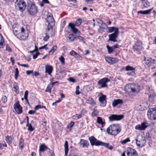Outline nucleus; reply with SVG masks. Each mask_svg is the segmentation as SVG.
I'll return each mask as SVG.
<instances>
[{"instance_id": "f257e3e1", "label": "nucleus", "mask_w": 156, "mask_h": 156, "mask_svg": "<svg viewBox=\"0 0 156 156\" xmlns=\"http://www.w3.org/2000/svg\"><path fill=\"white\" fill-rule=\"evenodd\" d=\"M88 139L90 141V144L92 146L95 145L96 146H103L110 150H112L113 148V147L112 145H109L108 143H105L97 140L93 136H91L89 137Z\"/></svg>"}, {"instance_id": "f03ea898", "label": "nucleus", "mask_w": 156, "mask_h": 156, "mask_svg": "<svg viewBox=\"0 0 156 156\" xmlns=\"http://www.w3.org/2000/svg\"><path fill=\"white\" fill-rule=\"evenodd\" d=\"M121 131V127L119 124H112L107 129L106 132L109 134L115 136Z\"/></svg>"}, {"instance_id": "7ed1b4c3", "label": "nucleus", "mask_w": 156, "mask_h": 156, "mask_svg": "<svg viewBox=\"0 0 156 156\" xmlns=\"http://www.w3.org/2000/svg\"><path fill=\"white\" fill-rule=\"evenodd\" d=\"M27 10L29 13L31 15L36 14L38 11L37 7L34 3L32 2L28 4Z\"/></svg>"}, {"instance_id": "20e7f679", "label": "nucleus", "mask_w": 156, "mask_h": 156, "mask_svg": "<svg viewBox=\"0 0 156 156\" xmlns=\"http://www.w3.org/2000/svg\"><path fill=\"white\" fill-rule=\"evenodd\" d=\"M15 6L16 8H19L21 12L24 11L26 8V3L23 0H17L15 3Z\"/></svg>"}, {"instance_id": "39448f33", "label": "nucleus", "mask_w": 156, "mask_h": 156, "mask_svg": "<svg viewBox=\"0 0 156 156\" xmlns=\"http://www.w3.org/2000/svg\"><path fill=\"white\" fill-rule=\"evenodd\" d=\"M46 22L48 23L47 26L48 30L49 31L51 29L52 31L53 26L54 25V20L52 15H50L47 16Z\"/></svg>"}, {"instance_id": "423d86ee", "label": "nucleus", "mask_w": 156, "mask_h": 156, "mask_svg": "<svg viewBox=\"0 0 156 156\" xmlns=\"http://www.w3.org/2000/svg\"><path fill=\"white\" fill-rule=\"evenodd\" d=\"M28 36V32H26L25 30L23 27L21 28V32L19 33L17 36V38L20 40H25Z\"/></svg>"}, {"instance_id": "0eeeda50", "label": "nucleus", "mask_w": 156, "mask_h": 156, "mask_svg": "<svg viewBox=\"0 0 156 156\" xmlns=\"http://www.w3.org/2000/svg\"><path fill=\"white\" fill-rule=\"evenodd\" d=\"M143 48V43L141 41L138 40L133 45V50L134 51L139 52Z\"/></svg>"}, {"instance_id": "6e6552de", "label": "nucleus", "mask_w": 156, "mask_h": 156, "mask_svg": "<svg viewBox=\"0 0 156 156\" xmlns=\"http://www.w3.org/2000/svg\"><path fill=\"white\" fill-rule=\"evenodd\" d=\"M124 117L122 115L112 114L108 117V119L110 121L112 122L115 121H118L122 119Z\"/></svg>"}, {"instance_id": "1a4fd4ad", "label": "nucleus", "mask_w": 156, "mask_h": 156, "mask_svg": "<svg viewBox=\"0 0 156 156\" xmlns=\"http://www.w3.org/2000/svg\"><path fill=\"white\" fill-rule=\"evenodd\" d=\"M110 81V80L108 78L104 77L100 80L98 82V83L101 87H107V83Z\"/></svg>"}, {"instance_id": "9d476101", "label": "nucleus", "mask_w": 156, "mask_h": 156, "mask_svg": "<svg viewBox=\"0 0 156 156\" xmlns=\"http://www.w3.org/2000/svg\"><path fill=\"white\" fill-rule=\"evenodd\" d=\"M127 156H138V153L134 149L131 147H128L126 150Z\"/></svg>"}, {"instance_id": "9b49d317", "label": "nucleus", "mask_w": 156, "mask_h": 156, "mask_svg": "<svg viewBox=\"0 0 156 156\" xmlns=\"http://www.w3.org/2000/svg\"><path fill=\"white\" fill-rule=\"evenodd\" d=\"M105 59L108 63L111 64H115L119 61V60L117 58H112L109 56L106 57Z\"/></svg>"}, {"instance_id": "f8f14e48", "label": "nucleus", "mask_w": 156, "mask_h": 156, "mask_svg": "<svg viewBox=\"0 0 156 156\" xmlns=\"http://www.w3.org/2000/svg\"><path fill=\"white\" fill-rule=\"evenodd\" d=\"M119 33H117V32H114L108 35L109 37L108 41L115 42L117 41L116 39L117 38L118 35Z\"/></svg>"}, {"instance_id": "ddd939ff", "label": "nucleus", "mask_w": 156, "mask_h": 156, "mask_svg": "<svg viewBox=\"0 0 156 156\" xmlns=\"http://www.w3.org/2000/svg\"><path fill=\"white\" fill-rule=\"evenodd\" d=\"M14 108L18 114H20L22 112V107L20 105L19 102L15 103L13 105Z\"/></svg>"}, {"instance_id": "4468645a", "label": "nucleus", "mask_w": 156, "mask_h": 156, "mask_svg": "<svg viewBox=\"0 0 156 156\" xmlns=\"http://www.w3.org/2000/svg\"><path fill=\"white\" fill-rule=\"evenodd\" d=\"M148 124L146 122H144L141 123V125L139 124L136 125L135 127L136 129H138L140 130H144L148 126Z\"/></svg>"}, {"instance_id": "2eb2a0df", "label": "nucleus", "mask_w": 156, "mask_h": 156, "mask_svg": "<svg viewBox=\"0 0 156 156\" xmlns=\"http://www.w3.org/2000/svg\"><path fill=\"white\" fill-rule=\"evenodd\" d=\"M79 144L83 148H88L89 145V143L87 140L83 139L80 140Z\"/></svg>"}, {"instance_id": "dca6fc26", "label": "nucleus", "mask_w": 156, "mask_h": 156, "mask_svg": "<svg viewBox=\"0 0 156 156\" xmlns=\"http://www.w3.org/2000/svg\"><path fill=\"white\" fill-rule=\"evenodd\" d=\"M105 99L106 96L104 95H102L99 98V100L101 103V104L100 105L101 106L104 107L106 105V101Z\"/></svg>"}, {"instance_id": "f3484780", "label": "nucleus", "mask_w": 156, "mask_h": 156, "mask_svg": "<svg viewBox=\"0 0 156 156\" xmlns=\"http://www.w3.org/2000/svg\"><path fill=\"white\" fill-rule=\"evenodd\" d=\"M68 28L71 29V31L73 32L74 33L76 34L78 31V30L75 27L74 24L72 23H69Z\"/></svg>"}, {"instance_id": "a211bd4d", "label": "nucleus", "mask_w": 156, "mask_h": 156, "mask_svg": "<svg viewBox=\"0 0 156 156\" xmlns=\"http://www.w3.org/2000/svg\"><path fill=\"white\" fill-rule=\"evenodd\" d=\"M145 64L149 66L154 65V64L155 59H153L151 58H148L145 60Z\"/></svg>"}, {"instance_id": "6ab92c4d", "label": "nucleus", "mask_w": 156, "mask_h": 156, "mask_svg": "<svg viewBox=\"0 0 156 156\" xmlns=\"http://www.w3.org/2000/svg\"><path fill=\"white\" fill-rule=\"evenodd\" d=\"M108 30L107 31L108 33H112L114 31V32H117V33L119 32L118 28L116 27H108Z\"/></svg>"}, {"instance_id": "aec40b11", "label": "nucleus", "mask_w": 156, "mask_h": 156, "mask_svg": "<svg viewBox=\"0 0 156 156\" xmlns=\"http://www.w3.org/2000/svg\"><path fill=\"white\" fill-rule=\"evenodd\" d=\"M147 115L148 118L150 120H154L153 108H152L151 110L148 112Z\"/></svg>"}, {"instance_id": "412c9836", "label": "nucleus", "mask_w": 156, "mask_h": 156, "mask_svg": "<svg viewBox=\"0 0 156 156\" xmlns=\"http://www.w3.org/2000/svg\"><path fill=\"white\" fill-rule=\"evenodd\" d=\"M86 101L87 103L90 104L93 106L95 105L96 103L94 102L93 99L90 97H88L85 98Z\"/></svg>"}, {"instance_id": "4be33fe9", "label": "nucleus", "mask_w": 156, "mask_h": 156, "mask_svg": "<svg viewBox=\"0 0 156 156\" xmlns=\"http://www.w3.org/2000/svg\"><path fill=\"white\" fill-rule=\"evenodd\" d=\"M123 103L122 100L120 99L114 100L113 101L112 105L113 107H115L119 104H122Z\"/></svg>"}, {"instance_id": "5701e85b", "label": "nucleus", "mask_w": 156, "mask_h": 156, "mask_svg": "<svg viewBox=\"0 0 156 156\" xmlns=\"http://www.w3.org/2000/svg\"><path fill=\"white\" fill-rule=\"evenodd\" d=\"M53 67L52 66L50 65H46L45 66V73H48L49 75H50L52 71H53Z\"/></svg>"}, {"instance_id": "b1692460", "label": "nucleus", "mask_w": 156, "mask_h": 156, "mask_svg": "<svg viewBox=\"0 0 156 156\" xmlns=\"http://www.w3.org/2000/svg\"><path fill=\"white\" fill-rule=\"evenodd\" d=\"M149 96L150 98H154L156 96V94L154 91V90L152 88H149Z\"/></svg>"}, {"instance_id": "393cba45", "label": "nucleus", "mask_w": 156, "mask_h": 156, "mask_svg": "<svg viewBox=\"0 0 156 156\" xmlns=\"http://www.w3.org/2000/svg\"><path fill=\"white\" fill-rule=\"evenodd\" d=\"M145 138H144V139L141 140V141H138L137 140H136V143L137 145L139 147H142L144 144H145L146 141L145 139Z\"/></svg>"}, {"instance_id": "a878e982", "label": "nucleus", "mask_w": 156, "mask_h": 156, "mask_svg": "<svg viewBox=\"0 0 156 156\" xmlns=\"http://www.w3.org/2000/svg\"><path fill=\"white\" fill-rule=\"evenodd\" d=\"M152 9H149L146 10L142 11L140 10L137 12L138 14L140 13L144 15L149 14L152 11Z\"/></svg>"}, {"instance_id": "bb28decb", "label": "nucleus", "mask_w": 156, "mask_h": 156, "mask_svg": "<svg viewBox=\"0 0 156 156\" xmlns=\"http://www.w3.org/2000/svg\"><path fill=\"white\" fill-rule=\"evenodd\" d=\"M47 149L50 150L44 144H42L39 147V151L44 152L45 150Z\"/></svg>"}, {"instance_id": "cd10ccee", "label": "nucleus", "mask_w": 156, "mask_h": 156, "mask_svg": "<svg viewBox=\"0 0 156 156\" xmlns=\"http://www.w3.org/2000/svg\"><path fill=\"white\" fill-rule=\"evenodd\" d=\"M5 43L4 39L2 34L0 33V48H3Z\"/></svg>"}, {"instance_id": "c85d7f7f", "label": "nucleus", "mask_w": 156, "mask_h": 156, "mask_svg": "<svg viewBox=\"0 0 156 156\" xmlns=\"http://www.w3.org/2000/svg\"><path fill=\"white\" fill-rule=\"evenodd\" d=\"M65 154L66 155H67L69 151L68 143L67 141H65L64 144Z\"/></svg>"}, {"instance_id": "c756f323", "label": "nucleus", "mask_w": 156, "mask_h": 156, "mask_svg": "<svg viewBox=\"0 0 156 156\" xmlns=\"http://www.w3.org/2000/svg\"><path fill=\"white\" fill-rule=\"evenodd\" d=\"M12 137L11 136H7L5 137V140L9 144L12 143Z\"/></svg>"}, {"instance_id": "7c9ffc66", "label": "nucleus", "mask_w": 156, "mask_h": 156, "mask_svg": "<svg viewBox=\"0 0 156 156\" xmlns=\"http://www.w3.org/2000/svg\"><path fill=\"white\" fill-rule=\"evenodd\" d=\"M24 144V140L22 138H21L19 140V147L20 149L22 150Z\"/></svg>"}, {"instance_id": "2f4dec72", "label": "nucleus", "mask_w": 156, "mask_h": 156, "mask_svg": "<svg viewBox=\"0 0 156 156\" xmlns=\"http://www.w3.org/2000/svg\"><path fill=\"white\" fill-rule=\"evenodd\" d=\"M68 38L71 41H73L76 38L75 36V35L73 34H71L69 35L68 37Z\"/></svg>"}, {"instance_id": "473e14b6", "label": "nucleus", "mask_w": 156, "mask_h": 156, "mask_svg": "<svg viewBox=\"0 0 156 156\" xmlns=\"http://www.w3.org/2000/svg\"><path fill=\"white\" fill-rule=\"evenodd\" d=\"M142 2L144 6L145 7H147L150 5V3L149 2L147 1V0H140Z\"/></svg>"}, {"instance_id": "72a5a7b5", "label": "nucleus", "mask_w": 156, "mask_h": 156, "mask_svg": "<svg viewBox=\"0 0 156 156\" xmlns=\"http://www.w3.org/2000/svg\"><path fill=\"white\" fill-rule=\"evenodd\" d=\"M106 48L108 50V52L109 54L112 53L114 50L112 46L110 47L108 45H107Z\"/></svg>"}, {"instance_id": "f704fd0d", "label": "nucleus", "mask_w": 156, "mask_h": 156, "mask_svg": "<svg viewBox=\"0 0 156 156\" xmlns=\"http://www.w3.org/2000/svg\"><path fill=\"white\" fill-rule=\"evenodd\" d=\"M97 122L98 123L101 124L102 125H103L105 124V123L103 122V120L100 117H97Z\"/></svg>"}, {"instance_id": "c9c22d12", "label": "nucleus", "mask_w": 156, "mask_h": 156, "mask_svg": "<svg viewBox=\"0 0 156 156\" xmlns=\"http://www.w3.org/2000/svg\"><path fill=\"white\" fill-rule=\"evenodd\" d=\"M136 84L134 83H130L126 85L125 88H134L136 87Z\"/></svg>"}, {"instance_id": "e433bc0d", "label": "nucleus", "mask_w": 156, "mask_h": 156, "mask_svg": "<svg viewBox=\"0 0 156 156\" xmlns=\"http://www.w3.org/2000/svg\"><path fill=\"white\" fill-rule=\"evenodd\" d=\"M125 70L127 71H133L135 70V68L129 66H128L125 67Z\"/></svg>"}, {"instance_id": "4c0bfd02", "label": "nucleus", "mask_w": 156, "mask_h": 156, "mask_svg": "<svg viewBox=\"0 0 156 156\" xmlns=\"http://www.w3.org/2000/svg\"><path fill=\"white\" fill-rule=\"evenodd\" d=\"M57 48V46L55 45L54 46L52 49L49 52V54L50 55H52L53 53L56 50Z\"/></svg>"}, {"instance_id": "58836bf2", "label": "nucleus", "mask_w": 156, "mask_h": 156, "mask_svg": "<svg viewBox=\"0 0 156 156\" xmlns=\"http://www.w3.org/2000/svg\"><path fill=\"white\" fill-rule=\"evenodd\" d=\"M82 116L81 114H76L73 116V118L74 119H77L80 118Z\"/></svg>"}, {"instance_id": "ea45409f", "label": "nucleus", "mask_w": 156, "mask_h": 156, "mask_svg": "<svg viewBox=\"0 0 156 156\" xmlns=\"http://www.w3.org/2000/svg\"><path fill=\"white\" fill-rule=\"evenodd\" d=\"M74 122L72 121L70 122V123H69L66 127V128L67 129H69L70 130H71V128L73 126L74 124Z\"/></svg>"}, {"instance_id": "a19ab883", "label": "nucleus", "mask_w": 156, "mask_h": 156, "mask_svg": "<svg viewBox=\"0 0 156 156\" xmlns=\"http://www.w3.org/2000/svg\"><path fill=\"white\" fill-rule=\"evenodd\" d=\"M97 22L99 27H100V25H104L105 27H106L107 26L106 24L102 20H98Z\"/></svg>"}, {"instance_id": "79ce46f5", "label": "nucleus", "mask_w": 156, "mask_h": 156, "mask_svg": "<svg viewBox=\"0 0 156 156\" xmlns=\"http://www.w3.org/2000/svg\"><path fill=\"white\" fill-rule=\"evenodd\" d=\"M81 19L79 18L77 19L75 22V24H74L75 26H79L81 24Z\"/></svg>"}, {"instance_id": "37998d69", "label": "nucleus", "mask_w": 156, "mask_h": 156, "mask_svg": "<svg viewBox=\"0 0 156 156\" xmlns=\"http://www.w3.org/2000/svg\"><path fill=\"white\" fill-rule=\"evenodd\" d=\"M59 60L61 62L62 65H64L65 64V58L62 56H61L58 58Z\"/></svg>"}, {"instance_id": "c03bdc74", "label": "nucleus", "mask_w": 156, "mask_h": 156, "mask_svg": "<svg viewBox=\"0 0 156 156\" xmlns=\"http://www.w3.org/2000/svg\"><path fill=\"white\" fill-rule=\"evenodd\" d=\"M98 110H97L95 109H94L93 110V112H92V114H91L92 116L93 117H94L96 116L98 114Z\"/></svg>"}, {"instance_id": "a18cd8bd", "label": "nucleus", "mask_w": 156, "mask_h": 156, "mask_svg": "<svg viewBox=\"0 0 156 156\" xmlns=\"http://www.w3.org/2000/svg\"><path fill=\"white\" fill-rule=\"evenodd\" d=\"M12 29L14 35L17 38V36L19 34L18 30H15V27H14V26L12 27Z\"/></svg>"}, {"instance_id": "49530a36", "label": "nucleus", "mask_w": 156, "mask_h": 156, "mask_svg": "<svg viewBox=\"0 0 156 156\" xmlns=\"http://www.w3.org/2000/svg\"><path fill=\"white\" fill-rule=\"evenodd\" d=\"M7 97L5 96H2L1 101L3 103H6L7 101Z\"/></svg>"}, {"instance_id": "de8ad7c7", "label": "nucleus", "mask_w": 156, "mask_h": 156, "mask_svg": "<svg viewBox=\"0 0 156 156\" xmlns=\"http://www.w3.org/2000/svg\"><path fill=\"white\" fill-rule=\"evenodd\" d=\"M19 74V71L17 68L15 69V78L16 79H17L18 77V75Z\"/></svg>"}, {"instance_id": "09e8293b", "label": "nucleus", "mask_w": 156, "mask_h": 156, "mask_svg": "<svg viewBox=\"0 0 156 156\" xmlns=\"http://www.w3.org/2000/svg\"><path fill=\"white\" fill-rule=\"evenodd\" d=\"M130 141V140L128 138H127L125 140L121 141V142L122 144H124Z\"/></svg>"}, {"instance_id": "8fccbe9b", "label": "nucleus", "mask_w": 156, "mask_h": 156, "mask_svg": "<svg viewBox=\"0 0 156 156\" xmlns=\"http://www.w3.org/2000/svg\"><path fill=\"white\" fill-rule=\"evenodd\" d=\"M74 57L78 60H80L82 59L81 57L77 53L76 54Z\"/></svg>"}, {"instance_id": "3c124183", "label": "nucleus", "mask_w": 156, "mask_h": 156, "mask_svg": "<svg viewBox=\"0 0 156 156\" xmlns=\"http://www.w3.org/2000/svg\"><path fill=\"white\" fill-rule=\"evenodd\" d=\"M39 54V53L38 52V51H36L35 54L32 55H33V59H35L37 58Z\"/></svg>"}, {"instance_id": "603ef678", "label": "nucleus", "mask_w": 156, "mask_h": 156, "mask_svg": "<svg viewBox=\"0 0 156 156\" xmlns=\"http://www.w3.org/2000/svg\"><path fill=\"white\" fill-rule=\"evenodd\" d=\"M28 130L30 131H32L34 130V128H33L31 124H29L28 126Z\"/></svg>"}, {"instance_id": "864d4df0", "label": "nucleus", "mask_w": 156, "mask_h": 156, "mask_svg": "<svg viewBox=\"0 0 156 156\" xmlns=\"http://www.w3.org/2000/svg\"><path fill=\"white\" fill-rule=\"evenodd\" d=\"M77 53L73 50H72L69 53L70 55L74 57L76 55Z\"/></svg>"}, {"instance_id": "5fc2aeb1", "label": "nucleus", "mask_w": 156, "mask_h": 156, "mask_svg": "<svg viewBox=\"0 0 156 156\" xmlns=\"http://www.w3.org/2000/svg\"><path fill=\"white\" fill-rule=\"evenodd\" d=\"M6 51H8L9 52H11L12 51L11 49L8 44H6Z\"/></svg>"}, {"instance_id": "6e6d98bb", "label": "nucleus", "mask_w": 156, "mask_h": 156, "mask_svg": "<svg viewBox=\"0 0 156 156\" xmlns=\"http://www.w3.org/2000/svg\"><path fill=\"white\" fill-rule=\"evenodd\" d=\"M68 80L71 82H74L75 81V79L72 77H70L68 79Z\"/></svg>"}, {"instance_id": "4d7b16f0", "label": "nucleus", "mask_w": 156, "mask_h": 156, "mask_svg": "<svg viewBox=\"0 0 156 156\" xmlns=\"http://www.w3.org/2000/svg\"><path fill=\"white\" fill-rule=\"evenodd\" d=\"M49 36L48 35H47L44 37L43 40L46 41L49 39Z\"/></svg>"}, {"instance_id": "13d9d810", "label": "nucleus", "mask_w": 156, "mask_h": 156, "mask_svg": "<svg viewBox=\"0 0 156 156\" xmlns=\"http://www.w3.org/2000/svg\"><path fill=\"white\" fill-rule=\"evenodd\" d=\"M42 108L41 106L40 105H36L34 108L35 110H37L40 108Z\"/></svg>"}, {"instance_id": "bf43d9fd", "label": "nucleus", "mask_w": 156, "mask_h": 156, "mask_svg": "<svg viewBox=\"0 0 156 156\" xmlns=\"http://www.w3.org/2000/svg\"><path fill=\"white\" fill-rule=\"evenodd\" d=\"M87 112L86 110L84 109H83L82 110L81 112V113L80 114H81L82 115V116L84 115V114L86 113Z\"/></svg>"}, {"instance_id": "052dcab7", "label": "nucleus", "mask_w": 156, "mask_h": 156, "mask_svg": "<svg viewBox=\"0 0 156 156\" xmlns=\"http://www.w3.org/2000/svg\"><path fill=\"white\" fill-rule=\"evenodd\" d=\"M47 44H46L45 45H44L42 46V47H39V49L40 50L41 49H44L45 48V49H48V48H46V46H47Z\"/></svg>"}, {"instance_id": "680f3d73", "label": "nucleus", "mask_w": 156, "mask_h": 156, "mask_svg": "<svg viewBox=\"0 0 156 156\" xmlns=\"http://www.w3.org/2000/svg\"><path fill=\"white\" fill-rule=\"evenodd\" d=\"M77 38L81 41H83L84 39L83 37L81 36H78Z\"/></svg>"}, {"instance_id": "e2e57ef3", "label": "nucleus", "mask_w": 156, "mask_h": 156, "mask_svg": "<svg viewBox=\"0 0 156 156\" xmlns=\"http://www.w3.org/2000/svg\"><path fill=\"white\" fill-rule=\"evenodd\" d=\"M25 59L27 61L29 62L30 61L31 58L30 56L27 55Z\"/></svg>"}, {"instance_id": "0e129e2a", "label": "nucleus", "mask_w": 156, "mask_h": 156, "mask_svg": "<svg viewBox=\"0 0 156 156\" xmlns=\"http://www.w3.org/2000/svg\"><path fill=\"white\" fill-rule=\"evenodd\" d=\"M127 74L129 76L132 75L133 76H134L135 75V74L134 71H132L131 73H128Z\"/></svg>"}, {"instance_id": "69168bd1", "label": "nucleus", "mask_w": 156, "mask_h": 156, "mask_svg": "<svg viewBox=\"0 0 156 156\" xmlns=\"http://www.w3.org/2000/svg\"><path fill=\"white\" fill-rule=\"evenodd\" d=\"M35 112L36 111H35L30 110L28 112V113L30 114H34Z\"/></svg>"}, {"instance_id": "338daca9", "label": "nucleus", "mask_w": 156, "mask_h": 156, "mask_svg": "<svg viewBox=\"0 0 156 156\" xmlns=\"http://www.w3.org/2000/svg\"><path fill=\"white\" fill-rule=\"evenodd\" d=\"M50 155L51 156H55V154L54 151L52 150H50L49 151Z\"/></svg>"}, {"instance_id": "774afa93", "label": "nucleus", "mask_w": 156, "mask_h": 156, "mask_svg": "<svg viewBox=\"0 0 156 156\" xmlns=\"http://www.w3.org/2000/svg\"><path fill=\"white\" fill-rule=\"evenodd\" d=\"M153 112L154 114V120H156V109H155L154 108H153Z\"/></svg>"}]
</instances>
